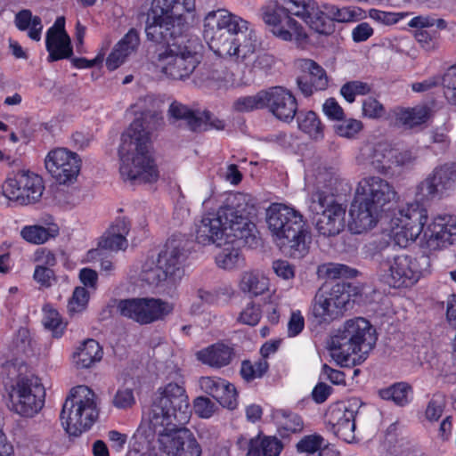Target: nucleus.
<instances>
[{
	"label": "nucleus",
	"instance_id": "obj_26",
	"mask_svg": "<svg viewBox=\"0 0 456 456\" xmlns=\"http://www.w3.org/2000/svg\"><path fill=\"white\" fill-rule=\"evenodd\" d=\"M318 9L317 21L325 29V31H316L319 34L328 35L331 33L333 28L330 21L332 20L354 22L362 18V10L354 6L338 7L330 4H318Z\"/></svg>",
	"mask_w": 456,
	"mask_h": 456
},
{
	"label": "nucleus",
	"instance_id": "obj_44",
	"mask_svg": "<svg viewBox=\"0 0 456 456\" xmlns=\"http://www.w3.org/2000/svg\"><path fill=\"white\" fill-rule=\"evenodd\" d=\"M429 117V109L419 105L411 109H402L397 113V119L403 125L412 127L425 123Z\"/></svg>",
	"mask_w": 456,
	"mask_h": 456
},
{
	"label": "nucleus",
	"instance_id": "obj_46",
	"mask_svg": "<svg viewBox=\"0 0 456 456\" xmlns=\"http://www.w3.org/2000/svg\"><path fill=\"white\" fill-rule=\"evenodd\" d=\"M265 90L260 91L254 95H248L238 98L233 102V108L237 111L247 112L265 108Z\"/></svg>",
	"mask_w": 456,
	"mask_h": 456
},
{
	"label": "nucleus",
	"instance_id": "obj_39",
	"mask_svg": "<svg viewBox=\"0 0 456 456\" xmlns=\"http://www.w3.org/2000/svg\"><path fill=\"white\" fill-rule=\"evenodd\" d=\"M14 24L20 31L28 30L30 39L39 41L43 30L42 20L38 16H33L31 11L23 9L18 12L14 17Z\"/></svg>",
	"mask_w": 456,
	"mask_h": 456
},
{
	"label": "nucleus",
	"instance_id": "obj_2",
	"mask_svg": "<svg viewBox=\"0 0 456 456\" xmlns=\"http://www.w3.org/2000/svg\"><path fill=\"white\" fill-rule=\"evenodd\" d=\"M256 205L257 200L252 195L236 193L216 213L204 216L197 225L199 244L225 246L216 256L220 268L232 270L243 265L244 258L239 248L254 237L256 225L250 216L256 215Z\"/></svg>",
	"mask_w": 456,
	"mask_h": 456
},
{
	"label": "nucleus",
	"instance_id": "obj_14",
	"mask_svg": "<svg viewBox=\"0 0 456 456\" xmlns=\"http://www.w3.org/2000/svg\"><path fill=\"white\" fill-rule=\"evenodd\" d=\"M44 190L45 185L41 176L21 170L6 179L1 195L20 205H29L41 199Z\"/></svg>",
	"mask_w": 456,
	"mask_h": 456
},
{
	"label": "nucleus",
	"instance_id": "obj_17",
	"mask_svg": "<svg viewBox=\"0 0 456 456\" xmlns=\"http://www.w3.org/2000/svg\"><path fill=\"white\" fill-rule=\"evenodd\" d=\"M350 303L346 284L338 283L327 293H318L313 305V315L318 322H330L342 315Z\"/></svg>",
	"mask_w": 456,
	"mask_h": 456
},
{
	"label": "nucleus",
	"instance_id": "obj_63",
	"mask_svg": "<svg viewBox=\"0 0 456 456\" xmlns=\"http://www.w3.org/2000/svg\"><path fill=\"white\" fill-rule=\"evenodd\" d=\"M272 268L274 273L282 280L289 281L295 277V266L287 260L273 261Z\"/></svg>",
	"mask_w": 456,
	"mask_h": 456
},
{
	"label": "nucleus",
	"instance_id": "obj_15",
	"mask_svg": "<svg viewBox=\"0 0 456 456\" xmlns=\"http://www.w3.org/2000/svg\"><path fill=\"white\" fill-rule=\"evenodd\" d=\"M45 391L37 379H19L10 392L15 412L24 417H33L43 407Z\"/></svg>",
	"mask_w": 456,
	"mask_h": 456
},
{
	"label": "nucleus",
	"instance_id": "obj_42",
	"mask_svg": "<svg viewBox=\"0 0 456 456\" xmlns=\"http://www.w3.org/2000/svg\"><path fill=\"white\" fill-rule=\"evenodd\" d=\"M379 394L382 399L392 401L399 406L408 404L412 398L411 387L405 382L395 383L379 390Z\"/></svg>",
	"mask_w": 456,
	"mask_h": 456
},
{
	"label": "nucleus",
	"instance_id": "obj_21",
	"mask_svg": "<svg viewBox=\"0 0 456 456\" xmlns=\"http://www.w3.org/2000/svg\"><path fill=\"white\" fill-rule=\"evenodd\" d=\"M396 195L393 184L378 175L362 178L358 183L355 191V196L381 210L387 204L395 200Z\"/></svg>",
	"mask_w": 456,
	"mask_h": 456
},
{
	"label": "nucleus",
	"instance_id": "obj_18",
	"mask_svg": "<svg viewBox=\"0 0 456 456\" xmlns=\"http://www.w3.org/2000/svg\"><path fill=\"white\" fill-rule=\"evenodd\" d=\"M45 165L49 174L57 183L69 184L77 178L81 160L75 152L59 148L51 151L47 154Z\"/></svg>",
	"mask_w": 456,
	"mask_h": 456
},
{
	"label": "nucleus",
	"instance_id": "obj_27",
	"mask_svg": "<svg viewBox=\"0 0 456 456\" xmlns=\"http://www.w3.org/2000/svg\"><path fill=\"white\" fill-rule=\"evenodd\" d=\"M60 228L52 216H45L39 223L33 225H25L20 230L21 238L28 243L41 245L56 238Z\"/></svg>",
	"mask_w": 456,
	"mask_h": 456
},
{
	"label": "nucleus",
	"instance_id": "obj_20",
	"mask_svg": "<svg viewBox=\"0 0 456 456\" xmlns=\"http://www.w3.org/2000/svg\"><path fill=\"white\" fill-rule=\"evenodd\" d=\"M456 241V216L438 214L431 218L424 231V245L436 250Z\"/></svg>",
	"mask_w": 456,
	"mask_h": 456
},
{
	"label": "nucleus",
	"instance_id": "obj_45",
	"mask_svg": "<svg viewBox=\"0 0 456 456\" xmlns=\"http://www.w3.org/2000/svg\"><path fill=\"white\" fill-rule=\"evenodd\" d=\"M326 446L324 438L318 434L305 436L296 445L298 452L307 456H322V450Z\"/></svg>",
	"mask_w": 456,
	"mask_h": 456
},
{
	"label": "nucleus",
	"instance_id": "obj_51",
	"mask_svg": "<svg viewBox=\"0 0 456 456\" xmlns=\"http://www.w3.org/2000/svg\"><path fill=\"white\" fill-rule=\"evenodd\" d=\"M408 26L416 30H426V28H430L435 26L438 29H444L446 28V22L443 19H436L434 15L426 14L411 18L408 21Z\"/></svg>",
	"mask_w": 456,
	"mask_h": 456
},
{
	"label": "nucleus",
	"instance_id": "obj_24",
	"mask_svg": "<svg viewBox=\"0 0 456 456\" xmlns=\"http://www.w3.org/2000/svg\"><path fill=\"white\" fill-rule=\"evenodd\" d=\"M265 108H268L274 117L284 122L294 119L297 103L290 91L282 86H273L265 90Z\"/></svg>",
	"mask_w": 456,
	"mask_h": 456
},
{
	"label": "nucleus",
	"instance_id": "obj_38",
	"mask_svg": "<svg viewBox=\"0 0 456 456\" xmlns=\"http://www.w3.org/2000/svg\"><path fill=\"white\" fill-rule=\"evenodd\" d=\"M240 289L251 296L264 294L269 289V279L258 271H247L241 274Z\"/></svg>",
	"mask_w": 456,
	"mask_h": 456
},
{
	"label": "nucleus",
	"instance_id": "obj_6",
	"mask_svg": "<svg viewBox=\"0 0 456 456\" xmlns=\"http://www.w3.org/2000/svg\"><path fill=\"white\" fill-rule=\"evenodd\" d=\"M266 223L273 242L283 253L293 258H302L308 253L311 236L300 212L273 203L266 209Z\"/></svg>",
	"mask_w": 456,
	"mask_h": 456
},
{
	"label": "nucleus",
	"instance_id": "obj_1",
	"mask_svg": "<svg viewBox=\"0 0 456 456\" xmlns=\"http://www.w3.org/2000/svg\"><path fill=\"white\" fill-rule=\"evenodd\" d=\"M149 19L145 28L147 38L167 45L157 50L151 65L167 78L183 80L189 77L200 63L198 53L191 46L170 42L188 32L196 23V0H152Z\"/></svg>",
	"mask_w": 456,
	"mask_h": 456
},
{
	"label": "nucleus",
	"instance_id": "obj_41",
	"mask_svg": "<svg viewBox=\"0 0 456 456\" xmlns=\"http://www.w3.org/2000/svg\"><path fill=\"white\" fill-rule=\"evenodd\" d=\"M335 432L340 437L347 440L352 436L354 428V411L346 408H338L331 412Z\"/></svg>",
	"mask_w": 456,
	"mask_h": 456
},
{
	"label": "nucleus",
	"instance_id": "obj_64",
	"mask_svg": "<svg viewBox=\"0 0 456 456\" xmlns=\"http://www.w3.org/2000/svg\"><path fill=\"white\" fill-rule=\"evenodd\" d=\"M322 111L329 119L337 121L342 119L345 115L342 107L334 98H329L324 102Z\"/></svg>",
	"mask_w": 456,
	"mask_h": 456
},
{
	"label": "nucleus",
	"instance_id": "obj_57",
	"mask_svg": "<svg viewBox=\"0 0 456 456\" xmlns=\"http://www.w3.org/2000/svg\"><path fill=\"white\" fill-rule=\"evenodd\" d=\"M195 413L202 419H209L217 410L216 404L209 398L199 396L193 401Z\"/></svg>",
	"mask_w": 456,
	"mask_h": 456
},
{
	"label": "nucleus",
	"instance_id": "obj_8",
	"mask_svg": "<svg viewBox=\"0 0 456 456\" xmlns=\"http://www.w3.org/2000/svg\"><path fill=\"white\" fill-rule=\"evenodd\" d=\"M316 192L311 196L309 208L315 215L314 225L320 235L332 237L339 234L346 226V208L332 193L322 189L331 187L334 173L319 171L316 175Z\"/></svg>",
	"mask_w": 456,
	"mask_h": 456
},
{
	"label": "nucleus",
	"instance_id": "obj_29",
	"mask_svg": "<svg viewBox=\"0 0 456 456\" xmlns=\"http://www.w3.org/2000/svg\"><path fill=\"white\" fill-rule=\"evenodd\" d=\"M140 45V37L136 29L131 28L116 44L107 58L106 66L110 70L118 69L126 60L134 53Z\"/></svg>",
	"mask_w": 456,
	"mask_h": 456
},
{
	"label": "nucleus",
	"instance_id": "obj_47",
	"mask_svg": "<svg viewBox=\"0 0 456 456\" xmlns=\"http://www.w3.org/2000/svg\"><path fill=\"white\" fill-rule=\"evenodd\" d=\"M43 324L45 329L52 331L53 335L56 338L62 336L66 324L62 322L60 314L55 309L45 306L43 309Z\"/></svg>",
	"mask_w": 456,
	"mask_h": 456
},
{
	"label": "nucleus",
	"instance_id": "obj_62",
	"mask_svg": "<svg viewBox=\"0 0 456 456\" xmlns=\"http://www.w3.org/2000/svg\"><path fill=\"white\" fill-rule=\"evenodd\" d=\"M305 328V318L299 310L292 311L287 325V332L289 338L298 336Z\"/></svg>",
	"mask_w": 456,
	"mask_h": 456
},
{
	"label": "nucleus",
	"instance_id": "obj_58",
	"mask_svg": "<svg viewBox=\"0 0 456 456\" xmlns=\"http://www.w3.org/2000/svg\"><path fill=\"white\" fill-rule=\"evenodd\" d=\"M386 114L384 106L375 98L368 97L362 102V115L371 119H378Z\"/></svg>",
	"mask_w": 456,
	"mask_h": 456
},
{
	"label": "nucleus",
	"instance_id": "obj_16",
	"mask_svg": "<svg viewBox=\"0 0 456 456\" xmlns=\"http://www.w3.org/2000/svg\"><path fill=\"white\" fill-rule=\"evenodd\" d=\"M456 190V163L436 167L419 183L416 190L418 200L429 201L442 199Z\"/></svg>",
	"mask_w": 456,
	"mask_h": 456
},
{
	"label": "nucleus",
	"instance_id": "obj_12",
	"mask_svg": "<svg viewBox=\"0 0 456 456\" xmlns=\"http://www.w3.org/2000/svg\"><path fill=\"white\" fill-rule=\"evenodd\" d=\"M421 275L418 259L406 254L387 256L380 261L378 269L379 281L395 289L410 288Z\"/></svg>",
	"mask_w": 456,
	"mask_h": 456
},
{
	"label": "nucleus",
	"instance_id": "obj_53",
	"mask_svg": "<svg viewBox=\"0 0 456 456\" xmlns=\"http://www.w3.org/2000/svg\"><path fill=\"white\" fill-rule=\"evenodd\" d=\"M446 99L456 105V65L450 67L442 78Z\"/></svg>",
	"mask_w": 456,
	"mask_h": 456
},
{
	"label": "nucleus",
	"instance_id": "obj_59",
	"mask_svg": "<svg viewBox=\"0 0 456 456\" xmlns=\"http://www.w3.org/2000/svg\"><path fill=\"white\" fill-rule=\"evenodd\" d=\"M325 273L330 279L353 278L357 271L342 264H329L325 266Z\"/></svg>",
	"mask_w": 456,
	"mask_h": 456
},
{
	"label": "nucleus",
	"instance_id": "obj_30",
	"mask_svg": "<svg viewBox=\"0 0 456 456\" xmlns=\"http://www.w3.org/2000/svg\"><path fill=\"white\" fill-rule=\"evenodd\" d=\"M129 231V222L125 217L117 218L102 236L100 247L113 251L125 250L128 246L126 236Z\"/></svg>",
	"mask_w": 456,
	"mask_h": 456
},
{
	"label": "nucleus",
	"instance_id": "obj_3",
	"mask_svg": "<svg viewBox=\"0 0 456 456\" xmlns=\"http://www.w3.org/2000/svg\"><path fill=\"white\" fill-rule=\"evenodd\" d=\"M147 414L158 428L161 452L167 456L201 455L196 439L182 428L191 417L189 396L183 385L169 382L159 387Z\"/></svg>",
	"mask_w": 456,
	"mask_h": 456
},
{
	"label": "nucleus",
	"instance_id": "obj_37",
	"mask_svg": "<svg viewBox=\"0 0 456 456\" xmlns=\"http://www.w3.org/2000/svg\"><path fill=\"white\" fill-rule=\"evenodd\" d=\"M279 434L285 437L290 434L299 433L304 429V421L302 418L287 410H277L273 413Z\"/></svg>",
	"mask_w": 456,
	"mask_h": 456
},
{
	"label": "nucleus",
	"instance_id": "obj_56",
	"mask_svg": "<svg viewBox=\"0 0 456 456\" xmlns=\"http://www.w3.org/2000/svg\"><path fill=\"white\" fill-rule=\"evenodd\" d=\"M445 407V399L442 395H435L429 401L426 409V418L433 422L437 421L442 416Z\"/></svg>",
	"mask_w": 456,
	"mask_h": 456
},
{
	"label": "nucleus",
	"instance_id": "obj_23",
	"mask_svg": "<svg viewBox=\"0 0 456 456\" xmlns=\"http://www.w3.org/2000/svg\"><path fill=\"white\" fill-rule=\"evenodd\" d=\"M262 8H271L278 12H287L302 18L314 31H325L319 23L318 3L314 0H271Z\"/></svg>",
	"mask_w": 456,
	"mask_h": 456
},
{
	"label": "nucleus",
	"instance_id": "obj_9",
	"mask_svg": "<svg viewBox=\"0 0 456 456\" xmlns=\"http://www.w3.org/2000/svg\"><path fill=\"white\" fill-rule=\"evenodd\" d=\"M187 253L183 241L168 240L166 248L157 259H148L142 267L141 279L151 286L159 288L163 292H170L183 276V264Z\"/></svg>",
	"mask_w": 456,
	"mask_h": 456
},
{
	"label": "nucleus",
	"instance_id": "obj_11",
	"mask_svg": "<svg viewBox=\"0 0 456 456\" xmlns=\"http://www.w3.org/2000/svg\"><path fill=\"white\" fill-rule=\"evenodd\" d=\"M420 202L416 199L413 202L401 206L390 220L391 237L401 248H406L416 241L420 234H423L424 242L425 225L429 222L428 210Z\"/></svg>",
	"mask_w": 456,
	"mask_h": 456
},
{
	"label": "nucleus",
	"instance_id": "obj_13",
	"mask_svg": "<svg viewBox=\"0 0 456 456\" xmlns=\"http://www.w3.org/2000/svg\"><path fill=\"white\" fill-rule=\"evenodd\" d=\"M118 310L124 317L149 324L166 318L173 312L174 305L160 298L139 297L120 300Z\"/></svg>",
	"mask_w": 456,
	"mask_h": 456
},
{
	"label": "nucleus",
	"instance_id": "obj_36",
	"mask_svg": "<svg viewBox=\"0 0 456 456\" xmlns=\"http://www.w3.org/2000/svg\"><path fill=\"white\" fill-rule=\"evenodd\" d=\"M46 50L49 53L48 61H54L69 58L72 54L70 39L67 33L53 35L46 33Z\"/></svg>",
	"mask_w": 456,
	"mask_h": 456
},
{
	"label": "nucleus",
	"instance_id": "obj_50",
	"mask_svg": "<svg viewBox=\"0 0 456 456\" xmlns=\"http://www.w3.org/2000/svg\"><path fill=\"white\" fill-rule=\"evenodd\" d=\"M89 300L88 291L83 287H77L68 303V312L70 315L80 314L86 308Z\"/></svg>",
	"mask_w": 456,
	"mask_h": 456
},
{
	"label": "nucleus",
	"instance_id": "obj_22",
	"mask_svg": "<svg viewBox=\"0 0 456 456\" xmlns=\"http://www.w3.org/2000/svg\"><path fill=\"white\" fill-rule=\"evenodd\" d=\"M393 154L395 147L387 142H367L360 149L356 161L364 167H370L381 174H388L392 171Z\"/></svg>",
	"mask_w": 456,
	"mask_h": 456
},
{
	"label": "nucleus",
	"instance_id": "obj_60",
	"mask_svg": "<svg viewBox=\"0 0 456 456\" xmlns=\"http://www.w3.org/2000/svg\"><path fill=\"white\" fill-rule=\"evenodd\" d=\"M216 401L223 406L228 409H233L237 403V392L235 387L226 381L224 387L219 393Z\"/></svg>",
	"mask_w": 456,
	"mask_h": 456
},
{
	"label": "nucleus",
	"instance_id": "obj_5",
	"mask_svg": "<svg viewBox=\"0 0 456 456\" xmlns=\"http://www.w3.org/2000/svg\"><path fill=\"white\" fill-rule=\"evenodd\" d=\"M118 155L123 180L151 183L159 179V173L151 151L150 134L141 119H134L122 134Z\"/></svg>",
	"mask_w": 456,
	"mask_h": 456
},
{
	"label": "nucleus",
	"instance_id": "obj_7",
	"mask_svg": "<svg viewBox=\"0 0 456 456\" xmlns=\"http://www.w3.org/2000/svg\"><path fill=\"white\" fill-rule=\"evenodd\" d=\"M377 333L370 322L362 317L345 322L332 342L330 354L341 366L361 363L377 342Z\"/></svg>",
	"mask_w": 456,
	"mask_h": 456
},
{
	"label": "nucleus",
	"instance_id": "obj_34",
	"mask_svg": "<svg viewBox=\"0 0 456 456\" xmlns=\"http://www.w3.org/2000/svg\"><path fill=\"white\" fill-rule=\"evenodd\" d=\"M202 79L208 86L217 89H228L245 84L242 78L236 77L233 73L222 66L208 69L202 74Z\"/></svg>",
	"mask_w": 456,
	"mask_h": 456
},
{
	"label": "nucleus",
	"instance_id": "obj_40",
	"mask_svg": "<svg viewBox=\"0 0 456 456\" xmlns=\"http://www.w3.org/2000/svg\"><path fill=\"white\" fill-rule=\"evenodd\" d=\"M282 443L274 436H266L261 441L251 439L247 456H280Z\"/></svg>",
	"mask_w": 456,
	"mask_h": 456
},
{
	"label": "nucleus",
	"instance_id": "obj_31",
	"mask_svg": "<svg viewBox=\"0 0 456 456\" xmlns=\"http://www.w3.org/2000/svg\"><path fill=\"white\" fill-rule=\"evenodd\" d=\"M196 357L203 364L219 369L230 364L233 350L223 343H216L198 351Z\"/></svg>",
	"mask_w": 456,
	"mask_h": 456
},
{
	"label": "nucleus",
	"instance_id": "obj_4",
	"mask_svg": "<svg viewBox=\"0 0 456 456\" xmlns=\"http://www.w3.org/2000/svg\"><path fill=\"white\" fill-rule=\"evenodd\" d=\"M245 25L246 21L226 10L212 11L205 17L204 37L216 55L248 68L254 60L257 38L253 30L243 29Z\"/></svg>",
	"mask_w": 456,
	"mask_h": 456
},
{
	"label": "nucleus",
	"instance_id": "obj_61",
	"mask_svg": "<svg viewBox=\"0 0 456 456\" xmlns=\"http://www.w3.org/2000/svg\"><path fill=\"white\" fill-rule=\"evenodd\" d=\"M112 403L114 406L118 409H127L132 407L135 403L133 389L128 387H121L118 389L113 397Z\"/></svg>",
	"mask_w": 456,
	"mask_h": 456
},
{
	"label": "nucleus",
	"instance_id": "obj_19",
	"mask_svg": "<svg viewBox=\"0 0 456 456\" xmlns=\"http://www.w3.org/2000/svg\"><path fill=\"white\" fill-rule=\"evenodd\" d=\"M262 19L271 33L277 38L297 44L305 41L307 35L302 25L292 15L278 12L271 8L261 9Z\"/></svg>",
	"mask_w": 456,
	"mask_h": 456
},
{
	"label": "nucleus",
	"instance_id": "obj_33",
	"mask_svg": "<svg viewBox=\"0 0 456 456\" xmlns=\"http://www.w3.org/2000/svg\"><path fill=\"white\" fill-rule=\"evenodd\" d=\"M168 112L170 116L176 119L185 120L189 127L193 131H200L205 127L207 121L211 118L209 111L192 110L177 102L171 103Z\"/></svg>",
	"mask_w": 456,
	"mask_h": 456
},
{
	"label": "nucleus",
	"instance_id": "obj_52",
	"mask_svg": "<svg viewBox=\"0 0 456 456\" xmlns=\"http://www.w3.org/2000/svg\"><path fill=\"white\" fill-rule=\"evenodd\" d=\"M370 92V86L362 81H351L342 86L341 95L350 103L354 102L356 95H364Z\"/></svg>",
	"mask_w": 456,
	"mask_h": 456
},
{
	"label": "nucleus",
	"instance_id": "obj_49",
	"mask_svg": "<svg viewBox=\"0 0 456 456\" xmlns=\"http://www.w3.org/2000/svg\"><path fill=\"white\" fill-rule=\"evenodd\" d=\"M362 121L355 118H342L334 126L335 133L344 138L354 139L362 130Z\"/></svg>",
	"mask_w": 456,
	"mask_h": 456
},
{
	"label": "nucleus",
	"instance_id": "obj_32",
	"mask_svg": "<svg viewBox=\"0 0 456 456\" xmlns=\"http://www.w3.org/2000/svg\"><path fill=\"white\" fill-rule=\"evenodd\" d=\"M102 354V348L96 340L86 339L73 353L72 362L77 369H88L100 362Z\"/></svg>",
	"mask_w": 456,
	"mask_h": 456
},
{
	"label": "nucleus",
	"instance_id": "obj_10",
	"mask_svg": "<svg viewBox=\"0 0 456 456\" xmlns=\"http://www.w3.org/2000/svg\"><path fill=\"white\" fill-rule=\"evenodd\" d=\"M99 409L94 392L86 386L70 389L61 411V425L69 436H78L97 420Z\"/></svg>",
	"mask_w": 456,
	"mask_h": 456
},
{
	"label": "nucleus",
	"instance_id": "obj_35",
	"mask_svg": "<svg viewBox=\"0 0 456 456\" xmlns=\"http://www.w3.org/2000/svg\"><path fill=\"white\" fill-rule=\"evenodd\" d=\"M298 129L311 139L321 141L324 138L325 126L319 116L312 110H301L297 116Z\"/></svg>",
	"mask_w": 456,
	"mask_h": 456
},
{
	"label": "nucleus",
	"instance_id": "obj_48",
	"mask_svg": "<svg viewBox=\"0 0 456 456\" xmlns=\"http://www.w3.org/2000/svg\"><path fill=\"white\" fill-rule=\"evenodd\" d=\"M268 362L265 359H260L255 362L243 361L240 367V375L243 379L249 382L260 379L268 370Z\"/></svg>",
	"mask_w": 456,
	"mask_h": 456
},
{
	"label": "nucleus",
	"instance_id": "obj_43",
	"mask_svg": "<svg viewBox=\"0 0 456 456\" xmlns=\"http://www.w3.org/2000/svg\"><path fill=\"white\" fill-rule=\"evenodd\" d=\"M297 68L309 76L314 81V90H324L328 86L326 71L315 61L310 59H300L297 61Z\"/></svg>",
	"mask_w": 456,
	"mask_h": 456
},
{
	"label": "nucleus",
	"instance_id": "obj_28",
	"mask_svg": "<svg viewBox=\"0 0 456 456\" xmlns=\"http://www.w3.org/2000/svg\"><path fill=\"white\" fill-rule=\"evenodd\" d=\"M148 417L147 412L145 413ZM149 420L148 430L138 431L134 436V442L129 450L130 456H162L160 452L157 451V446L159 449V435L157 431V427Z\"/></svg>",
	"mask_w": 456,
	"mask_h": 456
},
{
	"label": "nucleus",
	"instance_id": "obj_55",
	"mask_svg": "<svg viewBox=\"0 0 456 456\" xmlns=\"http://www.w3.org/2000/svg\"><path fill=\"white\" fill-rule=\"evenodd\" d=\"M225 382V379L217 377H202L200 379V386L205 393L216 400L220 391L224 389Z\"/></svg>",
	"mask_w": 456,
	"mask_h": 456
},
{
	"label": "nucleus",
	"instance_id": "obj_54",
	"mask_svg": "<svg viewBox=\"0 0 456 456\" xmlns=\"http://www.w3.org/2000/svg\"><path fill=\"white\" fill-rule=\"evenodd\" d=\"M261 309L258 305L253 302H248L242 309L238 318L239 322L246 324L254 326L256 325L261 319Z\"/></svg>",
	"mask_w": 456,
	"mask_h": 456
},
{
	"label": "nucleus",
	"instance_id": "obj_25",
	"mask_svg": "<svg viewBox=\"0 0 456 456\" xmlns=\"http://www.w3.org/2000/svg\"><path fill=\"white\" fill-rule=\"evenodd\" d=\"M381 211L377 207L354 196L349 210V230L354 234L370 231L377 224Z\"/></svg>",
	"mask_w": 456,
	"mask_h": 456
}]
</instances>
